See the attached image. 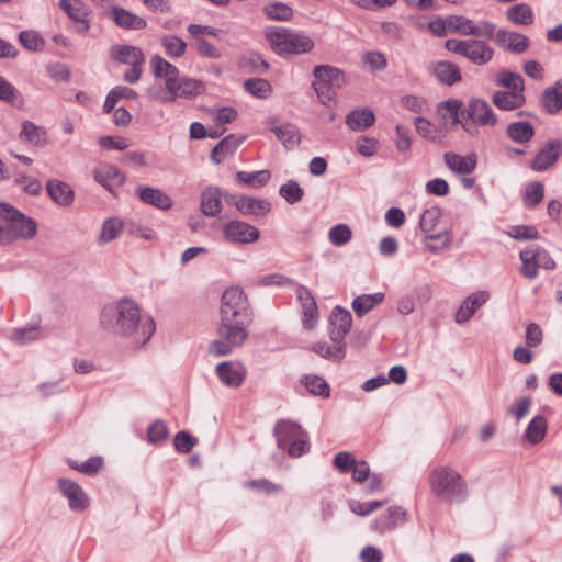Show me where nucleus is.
<instances>
[{"label":"nucleus","instance_id":"obj_50","mask_svg":"<svg viewBox=\"0 0 562 562\" xmlns=\"http://www.w3.org/2000/svg\"><path fill=\"white\" fill-rule=\"evenodd\" d=\"M263 12L276 21H289L293 15V10L290 5L282 2L269 3L263 8Z\"/></svg>","mask_w":562,"mask_h":562},{"label":"nucleus","instance_id":"obj_4","mask_svg":"<svg viewBox=\"0 0 562 562\" xmlns=\"http://www.w3.org/2000/svg\"><path fill=\"white\" fill-rule=\"evenodd\" d=\"M265 36L271 49L279 56L305 54L314 48L311 37L282 26L268 29Z\"/></svg>","mask_w":562,"mask_h":562},{"label":"nucleus","instance_id":"obj_41","mask_svg":"<svg viewBox=\"0 0 562 562\" xmlns=\"http://www.w3.org/2000/svg\"><path fill=\"white\" fill-rule=\"evenodd\" d=\"M311 350L324 359L338 362L346 356V344H337L335 348H331L327 342H316L311 347Z\"/></svg>","mask_w":562,"mask_h":562},{"label":"nucleus","instance_id":"obj_29","mask_svg":"<svg viewBox=\"0 0 562 562\" xmlns=\"http://www.w3.org/2000/svg\"><path fill=\"white\" fill-rule=\"evenodd\" d=\"M297 299L302 305L303 315H304V325L306 328L311 329L313 327L312 322L315 321L317 316V305L316 302L310 292L308 289L305 286H299L297 291Z\"/></svg>","mask_w":562,"mask_h":562},{"label":"nucleus","instance_id":"obj_38","mask_svg":"<svg viewBox=\"0 0 562 562\" xmlns=\"http://www.w3.org/2000/svg\"><path fill=\"white\" fill-rule=\"evenodd\" d=\"M548 423L541 415L535 416L528 424L525 438L531 445L541 442L547 434Z\"/></svg>","mask_w":562,"mask_h":562},{"label":"nucleus","instance_id":"obj_37","mask_svg":"<svg viewBox=\"0 0 562 562\" xmlns=\"http://www.w3.org/2000/svg\"><path fill=\"white\" fill-rule=\"evenodd\" d=\"M110 56L117 63L130 65L133 60L144 56V53L136 46L116 44L111 47Z\"/></svg>","mask_w":562,"mask_h":562},{"label":"nucleus","instance_id":"obj_64","mask_svg":"<svg viewBox=\"0 0 562 562\" xmlns=\"http://www.w3.org/2000/svg\"><path fill=\"white\" fill-rule=\"evenodd\" d=\"M15 182L22 187V189L29 194L36 195L41 192L42 186L36 179L20 173L15 178Z\"/></svg>","mask_w":562,"mask_h":562},{"label":"nucleus","instance_id":"obj_12","mask_svg":"<svg viewBox=\"0 0 562 562\" xmlns=\"http://www.w3.org/2000/svg\"><path fill=\"white\" fill-rule=\"evenodd\" d=\"M352 324V316L349 311L336 306L330 316V340L335 344H345L344 339L349 333Z\"/></svg>","mask_w":562,"mask_h":562},{"label":"nucleus","instance_id":"obj_59","mask_svg":"<svg viewBox=\"0 0 562 562\" xmlns=\"http://www.w3.org/2000/svg\"><path fill=\"white\" fill-rule=\"evenodd\" d=\"M543 341V331L537 323L526 326L525 342L528 348H537Z\"/></svg>","mask_w":562,"mask_h":562},{"label":"nucleus","instance_id":"obj_17","mask_svg":"<svg viewBox=\"0 0 562 562\" xmlns=\"http://www.w3.org/2000/svg\"><path fill=\"white\" fill-rule=\"evenodd\" d=\"M494 34L496 43L514 54H522L529 47V38L524 34L505 30H498Z\"/></svg>","mask_w":562,"mask_h":562},{"label":"nucleus","instance_id":"obj_63","mask_svg":"<svg viewBox=\"0 0 562 562\" xmlns=\"http://www.w3.org/2000/svg\"><path fill=\"white\" fill-rule=\"evenodd\" d=\"M169 435L168 426L162 420H156L148 428V440L150 442H159Z\"/></svg>","mask_w":562,"mask_h":562},{"label":"nucleus","instance_id":"obj_46","mask_svg":"<svg viewBox=\"0 0 562 562\" xmlns=\"http://www.w3.org/2000/svg\"><path fill=\"white\" fill-rule=\"evenodd\" d=\"M123 229V223L120 218L112 217L104 221L99 235L100 243H109L120 236Z\"/></svg>","mask_w":562,"mask_h":562},{"label":"nucleus","instance_id":"obj_26","mask_svg":"<svg viewBox=\"0 0 562 562\" xmlns=\"http://www.w3.org/2000/svg\"><path fill=\"white\" fill-rule=\"evenodd\" d=\"M112 18L114 22L122 29L143 30L147 26L145 19L121 7L112 8Z\"/></svg>","mask_w":562,"mask_h":562},{"label":"nucleus","instance_id":"obj_9","mask_svg":"<svg viewBox=\"0 0 562 562\" xmlns=\"http://www.w3.org/2000/svg\"><path fill=\"white\" fill-rule=\"evenodd\" d=\"M449 32L458 33L463 36L484 37L491 40L494 37L495 24L490 21H481L479 24L463 15H449Z\"/></svg>","mask_w":562,"mask_h":562},{"label":"nucleus","instance_id":"obj_24","mask_svg":"<svg viewBox=\"0 0 562 562\" xmlns=\"http://www.w3.org/2000/svg\"><path fill=\"white\" fill-rule=\"evenodd\" d=\"M205 90L204 83L200 80L182 77L175 87L173 91H170L171 94L169 100H176L177 98H194Z\"/></svg>","mask_w":562,"mask_h":562},{"label":"nucleus","instance_id":"obj_54","mask_svg":"<svg viewBox=\"0 0 562 562\" xmlns=\"http://www.w3.org/2000/svg\"><path fill=\"white\" fill-rule=\"evenodd\" d=\"M352 232L347 224H337L329 229L328 238L335 246H344L350 241Z\"/></svg>","mask_w":562,"mask_h":562},{"label":"nucleus","instance_id":"obj_16","mask_svg":"<svg viewBox=\"0 0 562 562\" xmlns=\"http://www.w3.org/2000/svg\"><path fill=\"white\" fill-rule=\"evenodd\" d=\"M231 202L244 215L258 216L270 211V203L262 199H256L247 195H232Z\"/></svg>","mask_w":562,"mask_h":562},{"label":"nucleus","instance_id":"obj_35","mask_svg":"<svg viewBox=\"0 0 562 562\" xmlns=\"http://www.w3.org/2000/svg\"><path fill=\"white\" fill-rule=\"evenodd\" d=\"M384 299V293L362 294L353 299L352 308L357 316L362 317L379 305Z\"/></svg>","mask_w":562,"mask_h":562},{"label":"nucleus","instance_id":"obj_57","mask_svg":"<svg viewBox=\"0 0 562 562\" xmlns=\"http://www.w3.org/2000/svg\"><path fill=\"white\" fill-rule=\"evenodd\" d=\"M193 47L201 57L211 59L222 57L221 50L204 37L194 38Z\"/></svg>","mask_w":562,"mask_h":562},{"label":"nucleus","instance_id":"obj_6","mask_svg":"<svg viewBox=\"0 0 562 562\" xmlns=\"http://www.w3.org/2000/svg\"><path fill=\"white\" fill-rule=\"evenodd\" d=\"M274 436L280 449L291 457H300L308 448L307 435L302 427L291 420H279L274 426Z\"/></svg>","mask_w":562,"mask_h":562},{"label":"nucleus","instance_id":"obj_51","mask_svg":"<svg viewBox=\"0 0 562 562\" xmlns=\"http://www.w3.org/2000/svg\"><path fill=\"white\" fill-rule=\"evenodd\" d=\"M161 45L169 57H180L186 53L187 44L178 36L167 35L161 38Z\"/></svg>","mask_w":562,"mask_h":562},{"label":"nucleus","instance_id":"obj_23","mask_svg":"<svg viewBox=\"0 0 562 562\" xmlns=\"http://www.w3.org/2000/svg\"><path fill=\"white\" fill-rule=\"evenodd\" d=\"M313 75L315 81L340 88L345 85L346 78L344 71L329 65H318L314 68Z\"/></svg>","mask_w":562,"mask_h":562},{"label":"nucleus","instance_id":"obj_11","mask_svg":"<svg viewBox=\"0 0 562 562\" xmlns=\"http://www.w3.org/2000/svg\"><path fill=\"white\" fill-rule=\"evenodd\" d=\"M562 155V140L550 139L546 145L536 154L530 162V168L535 171L541 172L552 167L560 156Z\"/></svg>","mask_w":562,"mask_h":562},{"label":"nucleus","instance_id":"obj_19","mask_svg":"<svg viewBox=\"0 0 562 562\" xmlns=\"http://www.w3.org/2000/svg\"><path fill=\"white\" fill-rule=\"evenodd\" d=\"M215 371L220 381L228 387L240 386L245 379V373L232 361L220 362Z\"/></svg>","mask_w":562,"mask_h":562},{"label":"nucleus","instance_id":"obj_5","mask_svg":"<svg viewBox=\"0 0 562 562\" xmlns=\"http://www.w3.org/2000/svg\"><path fill=\"white\" fill-rule=\"evenodd\" d=\"M0 218L7 222L9 244L16 239H32L37 233L36 222L9 203L0 202Z\"/></svg>","mask_w":562,"mask_h":562},{"label":"nucleus","instance_id":"obj_3","mask_svg":"<svg viewBox=\"0 0 562 562\" xmlns=\"http://www.w3.org/2000/svg\"><path fill=\"white\" fill-rule=\"evenodd\" d=\"M431 492L446 503H463L469 496L468 484L462 475L449 465H439L428 476Z\"/></svg>","mask_w":562,"mask_h":562},{"label":"nucleus","instance_id":"obj_52","mask_svg":"<svg viewBox=\"0 0 562 562\" xmlns=\"http://www.w3.org/2000/svg\"><path fill=\"white\" fill-rule=\"evenodd\" d=\"M521 260V273L527 279H535L538 276V266L529 246L519 254Z\"/></svg>","mask_w":562,"mask_h":562},{"label":"nucleus","instance_id":"obj_13","mask_svg":"<svg viewBox=\"0 0 562 562\" xmlns=\"http://www.w3.org/2000/svg\"><path fill=\"white\" fill-rule=\"evenodd\" d=\"M58 487L61 494L68 499L72 510H83L89 505V499L83 490L74 481L59 479Z\"/></svg>","mask_w":562,"mask_h":562},{"label":"nucleus","instance_id":"obj_8","mask_svg":"<svg viewBox=\"0 0 562 562\" xmlns=\"http://www.w3.org/2000/svg\"><path fill=\"white\" fill-rule=\"evenodd\" d=\"M463 130L470 135L479 134V126H494L497 117L491 105L483 99L473 98L463 109Z\"/></svg>","mask_w":562,"mask_h":562},{"label":"nucleus","instance_id":"obj_30","mask_svg":"<svg viewBox=\"0 0 562 562\" xmlns=\"http://www.w3.org/2000/svg\"><path fill=\"white\" fill-rule=\"evenodd\" d=\"M562 81H557L553 87L544 89L541 95V104L547 113L557 114L562 110Z\"/></svg>","mask_w":562,"mask_h":562},{"label":"nucleus","instance_id":"obj_34","mask_svg":"<svg viewBox=\"0 0 562 562\" xmlns=\"http://www.w3.org/2000/svg\"><path fill=\"white\" fill-rule=\"evenodd\" d=\"M495 83L498 87L506 88L508 92L512 93H524L525 90V82L522 77L517 74L509 70H501L496 75Z\"/></svg>","mask_w":562,"mask_h":562},{"label":"nucleus","instance_id":"obj_53","mask_svg":"<svg viewBox=\"0 0 562 562\" xmlns=\"http://www.w3.org/2000/svg\"><path fill=\"white\" fill-rule=\"evenodd\" d=\"M305 387L313 395L329 396V385L318 375H306L303 380Z\"/></svg>","mask_w":562,"mask_h":562},{"label":"nucleus","instance_id":"obj_58","mask_svg":"<svg viewBox=\"0 0 562 562\" xmlns=\"http://www.w3.org/2000/svg\"><path fill=\"white\" fill-rule=\"evenodd\" d=\"M40 328L38 326H29L15 328L10 334V339L15 342L24 344L38 339Z\"/></svg>","mask_w":562,"mask_h":562},{"label":"nucleus","instance_id":"obj_28","mask_svg":"<svg viewBox=\"0 0 562 562\" xmlns=\"http://www.w3.org/2000/svg\"><path fill=\"white\" fill-rule=\"evenodd\" d=\"M47 192L49 196L59 205L68 206L74 202V191L69 184L59 180H49L47 182Z\"/></svg>","mask_w":562,"mask_h":562},{"label":"nucleus","instance_id":"obj_45","mask_svg":"<svg viewBox=\"0 0 562 562\" xmlns=\"http://www.w3.org/2000/svg\"><path fill=\"white\" fill-rule=\"evenodd\" d=\"M452 240L450 231H443L438 234H430L424 237L423 243L426 249L430 252H438L439 250L448 247Z\"/></svg>","mask_w":562,"mask_h":562},{"label":"nucleus","instance_id":"obj_36","mask_svg":"<svg viewBox=\"0 0 562 562\" xmlns=\"http://www.w3.org/2000/svg\"><path fill=\"white\" fill-rule=\"evenodd\" d=\"M20 138L31 143L34 146H44L47 143L46 131L30 121L22 123Z\"/></svg>","mask_w":562,"mask_h":562},{"label":"nucleus","instance_id":"obj_31","mask_svg":"<svg viewBox=\"0 0 562 562\" xmlns=\"http://www.w3.org/2000/svg\"><path fill=\"white\" fill-rule=\"evenodd\" d=\"M463 103L458 99H450L438 104V112L443 119H451L453 126L460 124L463 127L465 117L463 116Z\"/></svg>","mask_w":562,"mask_h":562},{"label":"nucleus","instance_id":"obj_25","mask_svg":"<svg viewBox=\"0 0 562 562\" xmlns=\"http://www.w3.org/2000/svg\"><path fill=\"white\" fill-rule=\"evenodd\" d=\"M222 194L220 189L214 187H209L204 189L201 193V212L205 216H216L222 211Z\"/></svg>","mask_w":562,"mask_h":562},{"label":"nucleus","instance_id":"obj_7","mask_svg":"<svg viewBox=\"0 0 562 562\" xmlns=\"http://www.w3.org/2000/svg\"><path fill=\"white\" fill-rule=\"evenodd\" d=\"M446 48L449 52L458 54L476 66H483L490 63L494 57V49L482 40H454L446 41Z\"/></svg>","mask_w":562,"mask_h":562},{"label":"nucleus","instance_id":"obj_39","mask_svg":"<svg viewBox=\"0 0 562 562\" xmlns=\"http://www.w3.org/2000/svg\"><path fill=\"white\" fill-rule=\"evenodd\" d=\"M59 7L68 14L71 20L78 23H85V31L90 29V23L87 20L88 11L79 1L74 0V2H71L70 0H60Z\"/></svg>","mask_w":562,"mask_h":562},{"label":"nucleus","instance_id":"obj_10","mask_svg":"<svg viewBox=\"0 0 562 562\" xmlns=\"http://www.w3.org/2000/svg\"><path fill=\"white\" fill-rule=\"evenodd\" d=\"M225 238L234 244H250L259 239L260 232L243 221H229L223 228Z\"/></svg>","mask_w":562,"mask_h":562},{"label":"nucleus","instance_id":"obj_55","mask_svg":"<svg viewBox=\"0 0 562 562\" xmlns=\"http://www.w3.org/2000/svg\"><path fill=\"white\" fill-rule=\"evenodd\" d=\"M441 217V209L438 206H431L426 209L419 221V227L425 233H430L434 231L436 225L438 224L439 218Z\"/></svg>","mask_w":562,"mask_h":562},{"label":"nucleus","instance_id":"obj_60","mask_svg":"<svg viewBox=\"0 0 562 562\" xmlns=\"http://www.w3.org/2000/svg\"><path fill=\"white\" fill-rule=\"evenodd\" d=\"M529 248L532 255H535V260L538 268L542 267L547 270H551L555 267V261L543 247L539 245H530Z\"/></svg>","mask_w":562,"mask_h":562},{"label":"nucleus","instance_id":"obj_21","mask_svg":"<svg viewBox=\"0 0 562 562\" xmlns=\"http://www.w3.org/2000/svg\"><path fill=\"white\" fill-rule=\"evenodd\" d=\"M94 179L110 192H113L125 181V177L120 169L110 165L98 168L94 172Z\"/></svg>","mask_w":562,"mask_h":562},{"label":"nucleus","instance_id":"obj_32","mask_svg":"<svg viewBox=\"0 0 562 562\" xmlns=\"http://www.w3.org/2000/svg\"><path fill=\"white\" fill-rule=\"evenodd\" d=\"M374 121V113L369 108L353 110L346 116V124L352 131H363L373 125Z\"/></svg>","mask_w":562,"mask_h":562},{"label":"nucleus","instance_id":"obj_22","mask_svg":"<svg viewBox=\"0 0 562 562\" xmlns=\"http://www.w3.org/2000/svg\"><path fill=\"white\" fill-rule=\"evenodd\" d=\"M445 162L448 168L460 175H469L476 168V156L474 154L461 156L454 153H446L443 156Z\"/></svg>","mask_w":562,"mask_h":562},{"label":"nucleus","instance_id":"obj_43","mask_svg":"<svg viewBox=\"0 0 562 562\" xmlns=\"http://www.w3.org/2000/svg\"><path fill=\"white\" fill-rule=\"evenodd\" d=\"M236 177L238 182L243 184L249 186L251 188H260L268 183L271 175L268 170H259L254 172L238 171Z\"/></svg>","mask_w":562,"mask_h":562},{"label":"nucleus","instance_id":"obj_62","mask_svg":"<svg viewBox=\"0 0 562 562\" xmlns=\"http://www.w3.org/2000/svg\"><path fill=\"white\" fill-rule=\"evenodd\" d=\"M312 87L314 88L316 94H317V98L318 100L324 104V105H329L330 102L334 101L335 97H336V89L335 87L333 86H329V85H325V83H319L317 81H314L312 83Z\"/></svg>","mask_w":562,"mask_h":562},{"label":"nucleus","instance_id":"obj_49","mask_svg":"<svg viewBox=\"0 0 562 562\" xmlns=\"http://www.w3.org/2000/svg\"><path fill=\"white\" fill-rule=\"evenodd\" d=\"M279 193L289 204H295L302 200L304 190L297 181L288 180L280 187Z\"/></svg>","mask_w":562,"mask_h":562},{"label":"nucleus","instance_id":"obj_20","mask_svg":"<svg viewBox=\"0 0 562 562\" xmlns=\"http://www.w3.org/2000/svg\"><path fill=\"white\" fill-rule=\"evenodd\" d=\"M431 72L440 83L446 86H452L462 79L459 66L451 61L435 63Z\"/></svg>","mask_w":562,"mask_h":562},{"label":"nucleus","instance_id":"obj_27","mask_svg":"<svg viewBox=\"0 0 562 562\" xmlns=\"http://www.w3.org/2000/svg\"><path fill=\"white\" fill-rule=\"evenodd\" d=\"M493 104L503 111H513L526 103L524 93H512L508 91H495L492 97Z\"/></svg>","mask_w":562,"mask_h":562},{"label":"nucleus","instance_id":"obj_61","mask_svg":"<svg viewBox=\"0 0 562 562\" xmlns=\"http://www.w3.org/2000/svg\"><path fill=\"white\" fill-rule=\"evenodd\" d=\"M198 439L187 431H179L175 436V448L182 453H188L192 450V448L196 445Z\"/></svg>","mask_w":562,"mask_h":562},{"label":"nucleus","instance_id":"obj_42","mask_svg":"<svg viewBox=\"0 0 562 562\" xmlns=\"http://www.w3.org/2000/svg\"><path fill=\"white\" fill-rule=\"evenodd\" d=\"M240 67L246 72L262 75L268 71L269 64L262 58L260 54L249 53L241 57Z\"/></svg>","mask_w":562,"mask_h":562},{"label":"nucleus","instance_id":"obj_2","mask_svg":"<svg viewBox=\"0 0 562 562\" xmlns=\"http://www.w3.org/2000/svg\"><path fill=\"white\" fill-rule=\"evenodd\" d=\"M99 323L108 334L132 338L136 345H145L156 330L153 317L142 316L139 305L126 297L104 305Z\"/></svg>","mask_w":562,"mask_h":562},{"label":"nucleus","instance_id":"obj_15","mask_svg":"<svg viewBox=\"0 0 562 562\" xmlns=\"http://www.w3.org/2000/svg\"><path fill=\"white\" fill-rule=\"evenodd\" d=\"M135 191L139 200L145 204L155 206L162 211H168L172 207V199L159 189L139 186Z\"/></svg>","mask_w":562,"mask_h":562},{"label":"nucleus","instance_id":"obj_18","mask_svg":"<svg viewBox=\"0 0 562 562\" xmlns=\"http://www.w3.org/2000/svg\"><path fill=\"white\" fill-rule=\"evenodd\" d=\"M488 299L485 291H477L469 295L456 313V322L463 324L468 322L472 315L483 305Z\"/></svg>","mask_w":562,"mask_h":562},{"label":"nucleus","instance_id":"obj_1","mask_svg":"<svg viewBox=\"0 0 562 562\" xmlns=\"http://www.w3.org/2000/svg\"><path fill=\"white\" fill-rule=\"evenodd\" d=\"M220 323L216 327L218 339L209 345V353L214 357L228 356L248 338V327L252 323V312L248 299L240 286H231L222 295Z\"/></svg>","mask_w":562,"mask_h":562},{"label":"nucleus","instance_id":"obj_14","mask_svg":"<svg viewBox=\"0 0 562 562\" xmlns=\"http://www.w3.org/2000/svg\"><path fill=\"white\" fill-rule=\"evenodd\" d=\"M268 125L285 148L292 149L300 144L301 135L295 125L291 123L279 124L276 119H269Z\"/></svg>","mask_w":562,"mask_h":562},{"label":"nucleus","instance_id":"obj_47","mask_svg":"<svg viewBox=\"0 0 562 562\" xmlns=\"http://www.w3.org/2000/svg\"><path fill=\"white\" fill-rule=\"evenodd\" d=\"M544 187L541 182L533 181L526 187L524 194V204L526 207L533 209L543 199Z\"/></svg>","mask_w":562,"mask_h":562},{"label":"nucleus","instance_id":"obj_33","mask_svg":"<svg viewBox=\"0 0 562 562\" xmlns=\"http://www.w3.org/2000/svg\"><path fill=\"white\" fill-rule=\"evenodd\" d=\"M506 135L517 144H526L535 136V128L529 122H513L507 125Z\"/></svg>","mask_w":562,"mask_h":562},{"label":"nucleus","instance_id":"obj_40","mask_svg":"<svg viewBox=\"0 0 562 562\" xmlns=\"http://www.w3.org/2000/svg\"><path fill=\"white\" fill-rule=\"evenodd\" d=\"M506 18L514 24L529 25L533 22V12L530 5L518 3L506 10Z\"/></svg>","mask_w":562,"mask_h":562},{"label":"nucleus","instance_id":"obj_56","mask_svg":"<svg viewBox=\"0 0 562 562\" xmlns=\"http://www.w3.org/2000/svg\"><path fill=\"white\" fill-rule=\"evenodd\" d=\"M19 41L24 48L32 52L41 50L44 46V40L37 32L32 30L20 32Z\"/></svg>","mask_w":562,"mask_h":562},{"label":"nucleus","instance_id":"obj_44","mask_svg":"<svg viewBox=\"0 0 562 562\" xmlns=\"http://www.w3.org/2000/svg\"><path fill=\"white\" fill-rule=\"evenodd\" d=\"M137 93L127 87H115L106 95L103 103L104 113H110L114 110L119 99H135Z\"/></svg>","mask_w":562,"mask_h":562},{"label":"nucleus","instance_id":"obj_48","mask_svg":"<svg viewBox=\"0 0 562 562\" xmlns=\"http://www.w3.org/2000/svg\"><path fill=\"white\" fill-rule=\"evenodd\" d=\"M245 90L251 95L265 99L271 92V86L263 78H250L244 82Z\"/></svg>","mask_w":562,"mask_h":562}]
</instances>
